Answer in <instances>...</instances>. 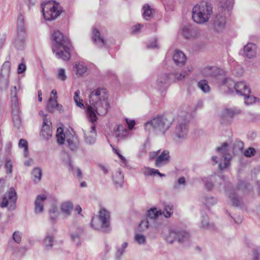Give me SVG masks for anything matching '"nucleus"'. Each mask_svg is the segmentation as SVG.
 I'll use <instances>...</instances> for the list:
<instances>
[{
  "mask_svg": "<svg viewBox=\"0 0 260 260\" xmlns=\"http://www.w3.org/2000/svg\"><path fill=\"white\" fill-rule=\"evenodd\" d=\"M90 105L87 108L88 118L92 123L97 120L96 114L105 115L110 108L108 102V94L105 88H98L90 93L89 97Z\"/></svg>",
  "mask_w": 260,
  "mask_h": 260,
  "instance_id": "1",
  "label": "nucleus"
},
{
  "mask_svg": "<svg viewBox=\"0 0 260 260\" xmlns=\"http://www.w3.org/2000/svg\"><path fill=\"white\" fill-rule=\"evenodd\" d=\"M54 43L52 45V51L55 56L63 60H69L71 57V42L70 40L64 37L58 30H55L52 34Z\"/></svg>",
  "mask_w": 260,
  "mask_h": 260,
  "instance_id": "2",
  "label": "nucleus"
},
{
  "mask_svg": "<svg viewBox=\"0 0 260 260\" xmlns=\"http://www.w3.org/2000/svg\"><path fill=\"white\" fill-rule=\"evenodd\" d=\"M213 14L212 5L206 1H202L194 6L192 11V18L198 24L207 22Z\"/></svg>",
  "mask_w": 260,
  "mask_h": 260,
  "instance_id": "3",
  "label": "nucleus"
},
{
  "mask_svg": "<svg viewBox=\"0 0 260 260\" xmlns=\"http://www.w3.org/2000/svg\"><path fill=\"white\" fill-rule=\"evenodd\" d=\"M172 122L171 118L165 115H157L145 123V129L148 132L153 130L156 133L164 134L170 128Z\"/></svg>",
  "mask_w": 260,
  "mask_h": 260,
  "instance_id": "4",
  "label": "nucleus"
},
{
  "mask_svg": "<svg viewBox=\"0 0 260 260\" xmlns=\"http://www.w3.org/2000/svg\"><path fill=\"white\" fill-rule=\"evenodd\" d=\"M91 226L95 230L108 233L111 230L110 213L105 208L101 209L99 215L93 217L91 221Z\"/></svg>",
  "mask_w": 260,
  "mask_h": 260,
  "instance_id": "5",
  "label": "nucleus"
},
{
  "mask_svg": "<svg viewBox=\"0 0 260 260\" xmlns=\"http://www.w3.org/2000/svg\"><path fill=\"white\" fill-rule=\"evenodd\" d=\"M189 113H184L178 116L176 125L173 131L174 136L180 141L185 140L188 132Z\"/></svg>",
  "mask_w": 260,
  "mask_h": 260,
  "instance_id": "6",
  "label": "nucleus"
},
{
  "mask_svg": "<svg viewBox=\"0 0 260 260\" xmlns=\"http://www.w3.org/2000/svg\"><path fill=\"white\" fill-rule=\"evenodd\" d=\"M190 234L186 231L173 229L170 230L166 239L170 244H172L175 241L185 246L190 244Z\"/></svg>",
  "mask_w": 260,
  "mask_h": 260,
  "instance_id": "7",
  "label": "nucleus"
},
{
  "mask_svg": "<svg viewBox=\"0 0 260 260\" xmlns=\"http://www.w3.org/2000/svg\"><path fill=\"white\" fill-rule=\"evenodd\" d=\"M41 8L43 17L46 20L51 21L56 19L61 12L59 4L52 1L42 3Z\"/></svg>",
  "mask_w": 260,
  "mask_h": 260,
  "instance_id": "8",
  "label": "nucleus"
},
{
  "mask_svg": "<svg viewBox=\"0 0 260 260\" xmlns=\"http://www.w3.org/2000/svg\"><path fill=\"white\" fill-rule=\"evenodd\" d=\"M223 85H226L229 90L233 92V87H234L236 93L239 95H247L250 94V89L249 85L245 81H240L235 83L230 79L225 78L223 80Z\"/></svg>",
  "mask_w": 260,
  "mask_h": 260,
  "instance_id": "9",
  "label": "nucleus"
},
{
  "mask_svg": "<svg viewBox=\"0 0 260 260\" xmlns=\"http://www.w3.org/2000/svg\"><path fill=\"white\" fill-rule=\"evenodd\" d=\"M25 28L24 20L22 16H20L17 21V35L13 43L18 50H22L25 45Z\"/></svg>",
  "mask_w": 260,
  "mask_h": 260,
  "instance_id": "10",
  "label": "nucleus"
},
{
  "mask_svg": "<svg viewBox=\"0 0 260 260\" xmlns=\"http://www.w3.org/2000/svg\"><path fill=\"white\" fill-rule=\"evenodd\" d=\"M241 112L240 109L236 107L224 108L220 115V123L223 125L231 124L234 117L240 114Z\"/></svg>",
  "mask_w": 260,
  "mask_h": 260,
  "instance_id": "11",
  "label": "nucleus"
},
{
  "mask_svg": "<svg viewBox=\"0 0 260 260\" xmlns=\"http://www.w3.org/2000/svg\"><path fill=\"white\" fill-rule=\"evenodd\" d=\"M17 199V196L15 189L13 187H11L7 195L5 194L3 197L0 206L2 208L8 207L9 210H13L15 208Z\"/></svg>",
  "mask_w": 260,
  "mask_h": 260,
  "instance_id": "12",
  "label": "nucleus"
},
{
  "mask_svg": "<svg viewBox=\"0 0 260 260\" xmlns=\"http://www.w3.org/2000/svg\"><path fill=\"white\" fill-rule=\"evenodd\" d=\"M181 30V34L186 39H194L200 35V30L192 24L182 26Z\"/></svg>",
  "mask_w": 260,
  "mask_h": 260,
  "instance_id": "13",
  "label": "nucleus"
},
{
  "mask_svg": "<svg viewBox=\"0 0 260 260\" xmlns=\"http://www.w3.org/2000/svg\"><path fill=\"white\" fill-rule=\"evenodd\" d=\"M84 231L81 227L73 226L70 231V237L72 241L75 243L77 246L81 245L82 238L83 235Z\"/></svg>",
  "mask_w": 260,
  "mask_h": 260,
  "instance_id": "14",
  "label": "nucleus"
},
{
  "mask_svg": "<svg viewBox=\"0 0 260 260\" xmlns=\"http://www.w3.org/2000/svg\"><path fill=\"white\" fill-rule=\"evenodd\" d=\"M84 134V142L89 145H93L96 141V133L95 131V126L94 123H92L90 126V130L89 133H88L85 129H82Z\"/></svg>",
  "mask_w": 260,
  "mask_h": 260,
  "instance_id": "15",
  "label": "nucleus"
},
{
  "mask_svg": "<svg viewBox=\"0 0 260 260\" xmlns=\"http://www.w3.org/2000/svg\"><path fill=\"white\" fill-rule=\"evenodd\" d=\"M170 158L169 151L163 150L155 159L154 165L157 168L162 167L169 163Z\"/></svg>",
  "mask_w": 260,
  "mask_h": 260,
  "instance_id": "16",
  "label": "nucleus"
},
{
  "mask_svg": "<svg viewBox=\"0 0 260 260\" xmlns=\"http://www.w3.org/2000/svg\"><path fill=\"white\" fill-rule=\"evenodd\" d=\"M224 15H224L218 14L215 16L213 25L215 30L217 32L222 31L225 26L226 18Z\"/></svg>",
  "mask_w": 260,
  "mask_h": 260,
  "instance_id": "17",
  "label": "nucleus"
},
{
  "mask_svg": "<svg viewBox=\"0 0 260 260\" xmlns=\"http://www.w3.org/2000/svg\"><path fill=\"white\" fill-rule=\"evenodd\" d=\"M51 122L48 119L45 115L43 117V122L41 132V135L44 139L47 140L52 136V130L51 128Z\"/></svg>",
  "mask_w": 260,
  "mask_h": 260,
  "instance_id": "18",
  "label": "nucleus"
},
{
  "mask_svg": "<svg viewBox=\"0 0 260 260\" xmlns=\"http://www.w3.org/2000/svg\"><path fill=\"white\" fill-rule=\"evenodd\" d=\"M256 46L252 43H247L243 48V55L248 59H252L256 56Z\"/></svg>",
  "mask_w": 260,
  "mask_h": 260,
  "instance_id": "19",
  "label": "nucleus"
},
{
  "mask_svg": "<svg viewBox=\"0 0 260 260\" xmlns=\"http://www.w3.org/2000/svg\"><path fill=\"white\" fill-rule=\"evenodd\" d=\"M170 77L167 74L159 75L157 79L156 86L159 90H164L169 86Z\"/></svg>",
  "mask_w": 260,
  "mask_h": 260,
  "instance_id": "20",
  "label": "nucleus"
},
{
  "mask_svg": "<svg viewBox=\"0 0 260 260\" xmlns=\"http://www.w3.org/2000/svg\"><path fill=\"white\" fill-rule=\"evenodd\" d=\"M173 59L176 66L182 67L185 64L186 58L183 52L176 50L174 53Z\"/></svg>",
  "mask_w": 260,
  "mask_h": 260,
  "instance_id": "21",
  "label": "nucleus"
},
{
  "mask_svg": "<svg viewBox=\"0 0 260 260\" xmlns=\"http://www.w3.org/2000/svg\"><path fill=\"white\" fill-rule=\"evenodd\" d=\"M73 207V204L71 201H66L61 203L60 210L64 217H68L71 215Z\"/></svg>",
  "mask_w": 260,
  "mask_h": 260,
  "instance_id": "22",
  "label": "nucleus"
},
{
  "mask_svg": "<svg viewBox=\"0 0 260 260\" xmlns=\"http://www.w3.org/2000/svg\"><path fill=\"white\" fill-rule=\"evenodd\" d=\"M46 200L44 194L39 195L37 197L35 202V212L36 214L41 213L44 209V202Z\"/></svg>",
  "mask_w": 260,
  "mask_h": 260,
  "instance_id": "23",
  "label": "nucleus"
},
{
  "mask_svg": "<svg viewBox=\"0 0 260 260\" xmlns=\"http://www.w3.org/2000/svg\"><path fill=\"white\" fill-rule=\"evenodd\" d=\"M66 141L68 147L72 151H76L78 148L79 143L77 137L76 136L73 135L67 136L66 137Z\"/></svg>",
  "mask_w": 260,
  "mask_h": 260,
  "instance_id": "24",
  "label": "nucleus"
},
{
  "mask_svg": "<svg viewBox=\"0 0 260 260\" xmlns=\"http://www.w3.org/2000/svg\"><path fill=\"white\" fill-rule=\"evenodd\" d=\"M92 38L100 47L106 46V41L101 37L100 32L95 28L93 29Z\"/></svg>",
  "mask_w": 260,
  "mask_h": 260,
  "instance_id": "25",
  "label": "nucleus"
},
{
  "mask_svg": "<svg viewBox=\"0 0 260 260\" xmlns=\"http://www.w3.org/2000/svg\"><path fill=\"white\" fill-rule=\"evenodd\" d=\"M218 5L224 12L229 13L233 8L234 0H218Z\"/></svg>",
  "mask_w": 260,
  "mask_h": 260,
  "instance_id": "26",
  "label": "nucleus"
},
{
  "mask_svg": "<svg viewBox=\"0 0 260 260\" xmlns=\"http://www.w3.org/2000/svg\"><path fill=\"white\" fill-rule=\"evenodd\" d=\"M128 133L127 129L121 125L118 126L115 130V135L118 141L125 139L127 137Z\"/></svg>",
  "mask_w": 260,
  "mask_h": 260,
  "instance_id": "27",
  "label": "nucleus"
},
{
  "mask_svg": "<svg viewBox=\"0 0 260 260\" xmlns=\"http://www.w3.org/2000/svg\"><path fill=\"white\" fill-rule=\"evenodd\" d=\"M114 183L117 187H121L122 186L124 176L120 171L116 172L113 175Z\"/></svg>",
  "mask_w": 260,
  "mask_h": 260,
  "instance_id": "28",
  "label": "nucleus"
},
{
  "mask_svg": "<svg viewBox=\"0 0 260 260\" xmlns=\"http://www.w3.org/2000/svg\"><path fill=\"white\" fill-rule=\"evenodd\" d=\"M216 180V176L211 175L207 177H203L202 179L203 182L204 183L206 188L209 190H211L213 187L212 181Z\"/></svg>",
  "mask_w": 260,
  "mask_h": 260,
  "instance_id": "29",
  "label": "nucleus"
},
{
  "mask_svg": "<svg viewBox=\"0 0 260 260\" xmlns=\"http://www.w3.org/2000/svg\"><path fill=\"white\" fill-rule=\"evenodd\" d=\"M76 74L78 76H83L87 71V66L82 62L76 63L75 66Z\"/></svg>",
  "mask_w": 260,
  "mask_h": 260,
  "instance_id": "30",
  "label": "nucleus"
},
{
  "mask_svg": "<svg viewBox=\"0 0 260 260\" xmlns=\"http://www.w3.org/2000/svg\"><path fill=\"white\" fill-rule=\"evenodd\" d=\"M162 215V212L160 210H157L156 208H152L148 211L147 216L151 219H156Z\"/></svg>",
  "mask_w": 260,
  "mask_h": 260,
  "instance_id": "31",
  "label": "nucleus"
},
{
  "mask_svg": "<svg viewBox=\"0 0 260 260\" xmlns=\"http://www.w3.org/2000/svg\"><path fill=\"white\" fill-rule=\"evenodd\" d=\"M220 70L215 67H208L204 69V73L209 76L216 77Z\"/></svg>",
  "mask_w": 260,
  "mask_h": 260,
  "instance_id": "32",
  "label": "nucleus"
},
{
  "mask_svg": "<svg viewBox=\"0 0 260 260\" xmlns=\"http://www.w3.org/2000/svg\"><path fill=\"white\" fill-rule=\"evenodd\" d=\"M10 69V62L8 61H5L2 67L0 76L9 77Z\"/></svg>",
  "mask_w": 260,
  "mask_h": 260,
  "instance_id": "33",
  "label": "nucleus"
},
{
  "mask_svg": "<svg viewBox=\"0 0 260 260\" xmlns=\"http://www.w3.org/2000/svg\"><path fill=\"white\" fill-rule=\"evenodd\" d=\"M191 72V70L187 68L182 70L179 74L175 72L172 74V75H173L178 81H181L183 80Z\"/></svg>",
  "mask_w": 260,
  "mask_h": 260,
  "instance_id": "34",
  "label": "nucleus"
},
{
  "mask_svg": "<svg viewBox=\"0 0 260 260\" xmlns=\"http://www.w3.org/2000/svg\"><path fill=\"white\" fill-rule=\"evenodd\" d=\"M201 224L202 227L205 229L214 230L215 228L214 224L209 223L208 217L206 214L202 216Z\"/></svg>",
  "mask_w": 260,
  "mask_h": 260,
  "instance_id": "35",
  "label": "nucleus"
},
{
  "mask_svg": "<svg viewBox=\"0 0 260 260\" xmlns=\"http://www.w3.org/2000/svg\"><path fill=\"white\" fill-rule=\"evenodd\" d=\"M229 199L232 201V205L236 207H238L240 205V200L237 195L234 192V190L230 191L229 193Z\"/></svg>",
  "mask_w": 260,
  "mask_h": 260,
  "instance_id": "36",
  "label": "nucleus"
},
{
  "mask_svg": "<svg viewBox=\"0 0 260 260\" xmlns=\"http://www.w3.org/2000/svg\"><path fill=\"white\" fill-rule=\"evenodd\" d=\"M65 138L66 139V137L63 133V129L60 127L58 128L56 134V139L58 144L59 145L63 144L64 142Z\"/></svg>",
  "mask_w": 260,
  "mask_h": 260,
  "instance_id": "37",
  "label": "nucleus"
},
{
  "mask_svg": "<svg viewBox=\"0 0 260 260\" xmlns=\"http://www.w3.org/2000/svg\"><path fill=\"white\" fill-rule=\"evenodd\" d=\"M198 86L204 93H208L210 91V87L208 85V82L206 80H202L198 83Z\"/></svg>",
  "mask_w": 260,
  "mask_h": 260,
  "instance_id": "38",
  "label": "nucleus"
},
{
  "mask_svg": "<svg viewBox=\"0 0 260 260\" xmlns=\"http://www.w3.org/2000/svg\"><path fill=\"white\" fill-rule=\"evenodd\" d=\"M143 16L145 19L149 20L152 17V10L148 5H145L143 7Z\"/></svg>",
  "mask_w": 260,
  "mask_h": 260,
  "instance_id": "39",
  "label": "nucleus"
},
{
  "mask_svg": "<svg viewBox=\"0 0 260 260\" xmlns=\"http://www.w3.org/2000/svg\"><path fill=\"white\" fill-rule=\"evenodd\" d=\"M57 96L54 99L52 98H50L47 105V110L50 112H53L55 109V106L57 104Z\"/></svg>",
  "mask_w": 260,
  "mask_h": 260,
  "instance_id": "40",
  "label": "nucleus"
},
{
  "mask_svg": "<svg viewBox=\"0 0 260 260\" xmlns=\"http://www.w3.org/2000/svg\"><path fill=\"white\" fill-rule=\"evenodd\" d=\"M9 77L0 76V89L2 90L8 88L9 83Z\"/></svg>",
  "mask_w": 260,
  "mask_h": 260,
  "instance_id": "41",
  "label": "nucleus"
},
{
  "mask_svg": "<svg viewBox=\"0 0 260 260\" xmlns=\"http://www.w3.org/2000/svg\"><path fill=\"white\" fill-rule=\"evenodd\" d=\"M244 148V143L240 140H236L233 144V150L237 153L241 151Z\"/></svg>",
  "mask_w": 260,
  "mask_h": 260,
  "instance_id": "42",
  "label": "nucleus"
},
{
  "mask_svg": "<svg viewBox=\"0 0 260 260\" xmlns=\"http://www.w3.org/2000/svg\"><path fill=\"white\" fill-rule=\"evenodd\" d=\"M53 237L49 234H47L43 240V243L48 249L51 248L53 245Z\"/></svg>",
  "mask_w": 260,
  "mask_h": 260,
  "instance_id": "43",
  "label": "nucleus"
},
{
  "mask_svg": "<svg viewBox=\"0 0 260 260\" xmlns=\"http://www.w3.org/2000/svg\"><path fill=\"white\" fill-rule=\"evenodd\" d=\"M217 202V199L213 197L206 196L204 198V204L207 207L216 204Z\"/></svg>",
  "mask_w": 260,
  "mask_h": 260,
  "instance_id": "44",
  "label": "nucleus"
},
{
  "mask_svg": "<svg viewBox=\"0 0 260 260\" xmlns=\"http://www.w3.org/2000/svg\"><path fill=\"white\" fill-rule=\"evenodd\" d=\"M18 145L19 147L24 148V156L25 157H27L28 154L27 142L25 140L21 139L19 140Z\"/></svg>",
  "mask_w": 260,
  "mask_h": 260,
  "instance_id": "45",
  "label": "nucleus"
},
{
  "mask_svg": "<svg viewBox=\"0 0 260 260\" xmlns=\"http://www.w3.org/2000/svg\"><path fill=\"white\" fill-rule=\"evenodd\" d=\"M11 108L12 114L20 113L18 99L11 100Z\"/></svg>",
  "mask_w": 260,
  "mask_h": 260,
  "instance_id": "46",
  "label": "nucleus"
},
{
  "mask_svg": "<svg viewBox=\"0 0 260 260\" xmlns=\"http://www.w3.org/2000/svg\"><path fill=\"white\" fill-rule=\"evenodd\" d=\"M31 174L35 180L37 179L38 182L40 181L42 176V172L40 168H34Z\"/></svg>",
  "mask_w": 260,
  "mask_h": 260,
  "instance_id": "47",
  "label": "nucleus"
},
{
  "mask_svg": "<svg viewBox=\"0 0 260 260\" xmlns=\"http://www.w3.org/2000/svg\"><path fill=\"white\" fill-rule=\"evenodd\" d=\"M12 119L14 126L19 128L21 125L20 113L12 114Z\"/></svg>",
  "mask_w": 260,
  "mask_h": 260,
  "instance_id": "48",
  "label": "nucleus"
},
{
  "mask_svg": "<svg viewBox=\"0 0 260 260\" xmlns=\"http://www.w3.org/2000/svg\"><path fill=\"white\" fill-rule=\"evenodd\" d=\"M80 91L79 90H77L74 93V100L76 104V105L82 108L84 107V105L83 103V101L81 99H80L79 96Z\"/></svg>",
  "mask_w": 260,
  "mask_h": 260,
  "instance_id": "49",
  "label": "nucleus"
},
{
  "mask_svg": "<svg viewBox=\"0 0 260 260\" xmlns=\"http://www.w3.org/2000/svg\"><path fill=\"white\" fill-rule=\"evenodd\" d=\"M128 243L124 242L121 245V247L117 248L116 256L117 258L119 259L124 252L125 249L127 247Z\"/></svg>",
  "mask_w": 260,
  "mask_h": 260,
  "instance_id": "50",
  "label": "nucleus"
},
{
  "mask_svg": "<svg viewBox=\"0 0 260 260\" xmlns=\"http://www.w3.org/2000/svg\"><path fill=\"white\" fill-rule=\"evenodd\" d=\"M134 239L140 245L145 244L146 242V237L143 234H136Z\"/></svg>",
  "mask_w": 260,
  "mask_h": 260,
  "instance_id": "51",
  "label": "nucleus"
},
{
  "mask_svg": "<svg viewBox=\"0 0 260 260\" xmlns=\"http://www.w3.org/2000/svg\"><path fill=\"white\" fill-rule=\"evenodd\" d=\"M244 96V103L246 105H251L255 103L256 98L253 95H250L249 94L247 95H242Z\"/></svg>",
  "mask_w": 260,
  "mask_h": 260,
  "instance_id": "52",
  "label": "nucleus"
},
{
  "mask_svg": "<svg viewBox=\"0 0 260 260\" xmlns=\"http://www.w3.org/2000/svg\"><path fill=\"white\" fill-rule=\"evenodd\" d=\"M218 177L220 180H222L224 182V187L225 191H229V189H230L232 187V183L230 182L223 175L218 176Z\"/></svg>",
  "mask_w": 260,
  "mask_h": 260,
  "instance_id": "53",
  "label": "nucleus"
},
{
  "mask_svg": "<svg viewBox=\"0 0 260 260\" xmlns=\"http://www.w3.org/2000/svg\"><path fill=\"white\" fill-rule=\"evenodd\" d=\"M49 212L50 217L52 221L55 220L56 219V218L57 217V215H58L57 208L54 206L52 207L49 210Z\"/></svg>",
  "mask_w": 260,
  "mask_h": 260,
  "instance_id": "54",
  "label": "nucleus"
},
{
  "mask_svg": "<svg viewBox=\"0 0 260 260\" xmlns=\"http://www.w3.org/2000/svg\"><path fill=\"white\" fill-rule=\"evenodd\" d=\"M57 78L61 81H64L67 79V76L65 73V70L60 68L58 72Z\"/></svg>",
  "mask_w": 260,
  "mask_h": 260,
  "instance_id": "55",
  "label": "nucleus"
},
{
  "mask_svg": "<svg viewBox=\"0 0 260 260\" xmlns=\"http://www.w3.org/2000/svg\"><path fill=\"white\" fill-rule=\"evenodd\" d=\"M5 167L6 169V172L9 174H11L12 172V163L10 159H7L5 164Z\"/></svg>",
  "mask_w": 260,
  "mask_h": 260,
  "instance_id": "56",
  "label": "nucleus"
},
{
  "mask_svg": "<svg viewBox=\"0 0 260 260\" xmlns=\"http://www.w3.org/2000/svg\"><path fill=\"white\" fill-rule=\"evenodd\" d=\"M162 212L165 217H170L173 214L172 207L170 206H166L165 211Z\"/></svg>",
  "mask_w": 260,
  "mask_h": 260,
  "instance_id": "57",
  "label": "nucleus"
},
{
  "mask_svg": "<svg viewBox=\"0 0 260 260\" xmlns=\"http://www.w3.org/2000/svg\"><path fill=\"white\" fill-rule=\"evenodd\" d=\"M139 227L142 230L147 229L149 227V221L147 218H146L141 221L139 224Z\"/></svg>",
  "mask_w": 260,
  "mask_h": 260,
  "instance_id": "58",
  "label": "nucleus"
},
{
  "mask_svg": "<svg viewBox=\"0 0 260 260\" xmlns=\"http://www.w3.org/2000/svg\"><path fill=\"white\" fill-rule=\"evenodd\" d=\"M255 153V149L252 147H249L244 151V155L246 157H250L254 155Z\"/></svg>",
  "mask_w": 260,
  "mask_h": 260,
  "instance_id": "59",
  "label": "nucleus"
},
{
  "mask_svg": "<svg viewBox=\"0 0 260 260\" xmlns=\"http://www.w3.org/2000/svg\"><path fill=\"white\" fill-rule=\"evenodd\" d=\"M13 239L17 243H20L21 241V235L18 231H15L13 234Z\"/></svg>",
  "mask_w": 260,
  "mask_h": 260,
  "instance_id": "60",
  "label": "nucleus"
},
{
  "mask_svg": "<svg viewBox=\"0 0 260 260\" xmlns=\"http://www.w3.org/2000/svg\"><path fill=\"white\" fill-rule=\"evenodd\" d=\"M233 73L238 76H241L243 73V69L240 66H237L235 68Z\"/></svg>",
  "mask_w": 260,
  "mask_h": 260,
  "instance_id": "61",
  "label": "nucleus"
},
{
  "mask_svg": "<svg viewBox=\"0 0 260 260\" xmlns=\"http://www.w3.org/2000/svg\"><path fill=\"white\" fill-rule=\"evenodd\" d=\"M160 150H158L156 151L150 152L149 153V159L151 160L155 159L160 153Z\"/></svg>",
  "mask_w": 260,
  "mask_h": 260,
  "instance_id": "62",
  "label": "nucleus"
},
{
  "mask_svg": "<svg viewBox=\"0 0 260 260\" xmlns=\"http://www.w3.org/2000/svg\"><path fill=\"white\" fill-rule=\"evenodd\" d=\"M17 89L16 86H13L11 89V100H14V99H17Z\"/></svg>",
  "mask_w": 260,
  "mask_h": 260,
  "instance_id": "63",
  "label": "nucleus"
},
{
  "mask_svg": "<svg viewBox=\"0 0 260 260\" xmlns=\"http://www.w3.org/2000/svg\"><path fill=\"white\" fill-rule=\"evenodd\" d=\"M147 48H158V45L157 44V40L154 39L151 42H149L147 45Z\"/></svg>",
  "mask_w": 260,
  "mask_h": 260,
  "instance_id": "64",
  "label": "nucleus"
}]
</instances>
